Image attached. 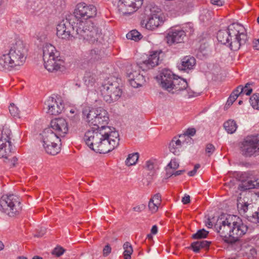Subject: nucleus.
Returning a JSON list of instances; mask_svg holds the SVG:
<instances>
[{
	"label": "nucleus",
	"instance_id": "nucleus-1",
	"mask_svg": "<svg viewBox=\"0 0 259 259\" xmlns=\"http://www.w3.org/2000/svg\"><path fill=\"white\" fill-rule=\"evenodd\" d=\"M83 140L90 149L99 153L111 151L118 146L119 142L118 133L114 128L104 125L88 130Z\"/></svg>",
	"mask_w": 259,
	"mask_h": 259
},
{
	"label": "nucleus",
	"instance_id": "nucleus-2",
	"mask_svg": "<svg viewBox=\"0 0 259 259\" xmlns=\"http://www.w3.org/2000/svg\"><path fill=\"white\" fill-rule=\"evenodd\" d=\"M6 50L1 52V67L11 71L22 66L25 62L27 50L23 41L16 38L4 41Z\"/></svg>",
	"mask_w": 259,
	"mask_h": 259
},
{
	"label": "nucleus",
	"instance_id": "nucleus-3",
	"mask_svg": "<svg viewBox=\"0 0 259 259\" xmlns=\"http://www.w3.org/2000/svg\"><path fill=\"white\" fill-rule=\"evenodd\" d=\"M215 229L223 241L228 244L235 243L248 230L242 220L235 215H229L225 220H218Z\"/></svg>",
	"mask_w": 259,
	"mask_h": 259
},
{
	"label": "nucleus",
	"instance_id": "nucleus-4",
	"mask_svg": "<svg viewBox=\"0 0 259 259\" xmlns=\"http://www.w3.org/2000/svg\"><path fill=\"white\" fill-rule=\"evenodd\" d=\"M217 39L222 44L228 45L233 51H237L247 40L246 30L239 23L229 25L226 30H221L217 33Z\"/></svg>",
	"mask_w": 259,
	"mask_h": 259
},
{
	"label": "nucleus",
	"instance_id": "nucleus-5",
	"mask_svg": "<svg viewBox=\"0 0 259 259\" xmlns=\"http://www.w3.org/2000/svg\"><path fill=\"white\" fill-rule=\"evenodd\" d=\"M82 114L85 122L90 125L96 126L97 128L106 126L109 120L107 111L102 107L94 108L85 106L82 109Z\"/></svg>",
	"mask_w": 259,
	"mask_h": 259
},
{
	"label": "nucleus",
	"instance_id": "nucleus-6",
	"mask_svg": "<svg viewBox=\"0 0 259 259\" xmlns=\"http://www.w3.org/2000/svg\"><path fill=\"white\" fill-rule=\"evenodd\" d=\"M75 31L76 38L85 40L90 44L101 43L103 40L101 30L94 26L92 23L76 26Z\"/></svg>",
	"mask_w": 259,
	"mask_h": 259
},
{
	"label": "nucleus",
	"instance_id": "nucleus-7",
	"mask_svg": "<svg viewBox=\"0 0 259 259\" xmlns=\"http://www.w3.org/2000/svg\"><path fill=\"white\" fill-rule=\"evenodd\" d=\"M101 95L104 100L111 103L118 100L122 92L119 83L113 78H108L101 88Z\"/></svg>",
	"mask_w": 259,
	"mask_h": 259
},
{
	"label": "nucleus",
	"instance_id": "nucleus-8",
	"mask_svg": "<svg viewBox=\"0 0 259 259\" xmlns=\"http://www.w3.org/2000/svg\"><path fill=\"white\" fill-rule=\"evenodd\" d=\"M42 146L46 152L55 155L60 151L61 140L51 128H46L42 135Z\"/></svg>",
	"mask_w": 259,
	"mask_h": 259
},
{
	"label": "nucleus",
	"instance_id": "nucleus-9",
	"mask_svg": "<svg viewBox=\"0 0 259 259\" xmlns=\"http://www.w3.org/2000/svg\"><path fill=\"white\" fill-rule=\"evenodd\" d=\"M21 210L20 198L13 194L1 197V211L10 217L18 215Z\"/></svg>",
	"mask_w": 259,
	"mask_h": 259
},
{
	"label": "nucleus",
	"instance_id": "nucleus-10",
	"mask_svg": "<svg viewBox=\"0 0 259 259\" xmlns=\"http://www.w3.org/2000/svg\"><path fill=\"white\" fill-rule=\"evenodd\" d=\"M74 14L77 21L79 22L77 23L76 26L80 24L84 25L90 23L87 22V20L96 15L97 9L93 5L80 3L76 6Z\"/></svg>",
	"mask_w": 259,
	"mask_h": 259
},
{
	"label": "nucleus",
	"instance_id": "nucleus-11",
	"mask_svg": "<svg viewBox=\"0 0 259 259\" xmlns=\"http://www.w3.org/2000/svg\"><path fill=\"white\" fill-rule=\"evenodd\" d=\"M241 154L245 157H251L259 154V139L256 136L246 137L240 144Z\"/></svg>",
	"mask_w": 259,
	"mask_h": 259
},
{
	"label": "nucleus",
	"instance_id": "nucleus-12",
	"mask_svg": "<svg viewBox=\"0 0 259 259\" xmlns=\"http://www.w3.org/2000/svg\"><path fill=\"white\" fill-rule=\"evenodd\" d=\"M143 0H119L117 9L121 15H127L136 12L143 4Z\"/></svg>",
	"mask_w": 259,
	"mask_h": 259
},
{
	"label": "nucleus",
	"instance_id": "nucleus-13",
	"mask_svg": "<svg viewBox=\"0 0 259 259\" xmlns=\"http://www.w3.org/2000/svg\"><path fill=\"white\" fill-rule=\"evenodd\" d=\"M171 88V90L168 92L172 94H179L181 92H184V96L185 97L190 98L194 96L195 93L188 87L186 80L178 76L174 79Z\"/></svg>",
	"mask_w": 259,
	"mask_h": 259
},
{
	"label": "nucleus",
	"instance_id": "nucleus-14",
	"mask_svg": "<svg viewBox=\"0 0 259 259\" xmlns=\"http://www.w3.org/2000/svg\"><path fill=\"white\" fill-rule=\"evenodd\" d=\"M72 31L74 27L70 25V23L64 21L61 22L57 26V35L58 37L68 40H72L76 37Z\"/></svg>",
	"mask_w": 259,
	"mask_h": 259
},
{
	"label": "nucleus",
	"instance_id": "nucleus-15",
	"mask_svg": "<svg viewBox=\"0 0 259 259\" xmlns=\"http://www.w3.org/2000/svg\"><path fill=\"white\" fill-rule=\"evenodd\" d=\"M11 131L7 124H5L1 130V153L4 151L6 154H9L13 150L11 142Z\"/></svg>",
	"mask_w": 259,
	"mask_h": 259
},
{
	"label": "nucleus",
	"instance_id": "nucleus-16",
	"mask_svg": "<svg viewBox=\"0 0 259 259\" xmlns=\"http://www.w3.org/2000/svg\"><path fill=\"white\" fill-rule=\"evenodd\" d=\"M52 131L58 137H64L68 133V126L66 119L63 118H55L52 120L50 123V127Z\"/></svg>",
	"mask_w": 259,
	"mask_h": 259
},
{
	"label": "nucleus",
	"instance_id": "nucleus-17",
	"mask_svg": "<svg viewBox=\"0 0 259 259\" xmlns=\"http://www.w3.org/2000/svg\"><path fill=\"white\" fill-rule=\"evenodd\" d=\"M141 65H135L132 67V71L127 73L128 81L131 86L134 88L141 87L145 82V79L143 74L140 73Z\"/></svg>",
	"mask_w": 259,
	"mask_h": 259
},
{
	"label": "nucleus",
	"instance_id": "nucleus-18",
	"mask_svg": "<svg viewBox=\"0 0 259 259\" xmlns=\"http://www.w3.org/2000/svg\"><path fill=\"white\" fill-rule=\"evenodd\" d=\"M177 76L169 69H164L162 70L159 78L161 87L168 92L170 91L174 80Z\"/></svg>",
	"mask_w": 259,
	"mask_h": 259
},
{
	"label": "nucleus",
	"instance_id": "nucleus-19",
	"mask_svg": "<svg viewBox=\"0 0 259 259\" xmlns=\"http://www.w3.org/2000/svg\"><path fill=\"white\" fill-rule=\"evenodd\" d=\"M186 36L184 30L180 28H171L169 30L165 37L167 43L169 45L181 43Z\"/></svg>",
	"mask_w": 259,
	"mask_h": 259
},
{
	"label": "nucleus",
	"instance_id": "nucleus-20",
	"mask_svg": "<svg viewBox=\"0 0 259 259\" xmlns=\"http://www.w3.org/2000/svg\"><path fill=\"white\" fill-rule=\"evenodd\" d=\"M45 104L48 108V113L51 115H58L64 108L63 101L60 98L49 97Z\"/></svg>",
	"mask_w": 259,
	"mask_h": 259
},
{
	"label": "nucleus",
	"instance_id": "nucleus-21",
	"mask_svg": "<svg viewBox=\"0 0 259 259\" xmlns=\"http://www.w3.org/2000/svg\"><path fill=\"white\" fill-rule=\"evenodd\" d=\"M161 51H155L151 52L147 59L140 64L141 69L147 70L157 66L159 61V55Z\"/></svg>",
	"mask_w": 259,
	"mask_h": 259
},
{
	"label": "nucleus",
	"instance_id": "nucleus-22",
	"mask_svg": "<svg viewBox=\"0 0 259 259\" xmlns=\"http://www.w3.org/2000/svg\"><path fill=\"white\" fill-rule=\"evenodd\" d=\"M44 62L45 68L49 72H57L58 71H63L65 70V63L60 56L58 58H52L49 59V61Z\"/></svg>",
	"mask_w": 259,
	"mask_h": 259
},
{
	"label": "nucleus",
	"instance_id": "nucleus-23",
	"mask_svg": "<svg viewBox=\"0 0 259 259\" xmlns=\"http://www.w3.org/2000/svg\"><path fill=\"white\" fill-rule=\"evenodd\" d=\"M164 20V17L162 14L157 13L153 14L149 18L145 24V27L148 30H154L162 25Z\"/></svg>",
	"mask_w": 259,
	"mask_h": 259
},
{
	"label": "nucleus",
	"instance_id": "nucleus-24",
	"mask_svg": "<svg viewBox=\"0 0 259 259\" xmlns=\"http://www.w3.org/2000/svg\"><path fill=\"white\" fill-rule=\"evenodd\" d=\"M44 61H49L52 58H58L60 56V53L56 48L51 44H46L42 48Z\"/></svg>",
	"mask_w": 259,
	"mask_h": 259
},
{
	"label": "nucleus",
	"instance_id": "nucleus-25",
	"mask_svg": "<svg viewBox=\"0 0 259 259\" xmlns=\"http://www.w3.org/2000/svg\"><path fill=\"white\" fill-rule=\"evenodd\" d=\"M184 136H179L174 137L169 144V149L171 152L175 155H179L180 152L182 150V147L184 146L186 143L184 140Z\"/></svg>",
	"mask_w": 259,
	"mask_h": 259
},
{
	"label": "nucleus",
	"instance_id": "nucleus-26",
	"mask_svg": "<svg viewBox=\"0 0 259 259\" xmlns=\"http://www.w3.org/2000/svg\"><path fill=\"white\" fill-rule=\"evenodd\" d=\"M196 64L195 59L191 56H185L178 64L179 70L188 72L193 69Z\"/></svg>",
	"mask_w": 259,
	"mask_h": 259
},
{
	"label": "nucleus",
	"instance_id": "nucleus-27",
	"mask_svg": "<svg viewBox=\"0 0 259 259\" xmlns=\"http://www.w3.org/2000/svg\"><path fill=\"white\" fill-rule=\"evenodd\" d=\"M239 187L242 190L255 189V193L258 196V193L259 192V179L254 181L248 180L243 181L239 185Z\"/></svg>",
	"mask_w": 259,
	"mask_h": 259
},
{
	"label": "nucleus",
	"instance_id": "nucleus-28",
	"mask_svg": "<svg viewBox=\"0 0 259 259\" xmlns=\"http://www.w3.org/2000/svg\"><path fill=\"white\" fill-rule=\"evenodd\" d=\"M161 199L160 194H156L149 200L148 207L152 213H155L157 211L161 205Z\"/></svg>",
	"mask_w": 259,
	"mask_h": 259
},
{
	"label": "nucleus",
	"instance_id": "nucleus-29",
	"mask_svg": "<svg viewBox=\"0 0 259 259\" xmlns=\"http://www.w3.org/2000/svg\"><path fill=\"white\" fill-rule=\"evenodd\" d=\"M12 150H11L10 154L7 155L4 151L1 153V157L4 158V162L5 163L6 168H11L14 166L17 161V158L16 157L11 156Z\"/></svg>",
	"mask_w": 259,
	"mask_h": 259
},
{
	"label": "nucleus",
	"instance_id": "nucleus-30",
	"mask_svg": "<svg viewBox=\"0 0 259 259\" xmlns=\"http://www.w3.org/2000/svg\"><path fill=\"white\" fill-rule=\"evenodd\" d=\"M84 81L88 88L93 87L96 83V74L93 72L87 71L84 74Z\"/></svg>",
	"mask_w": 259,
	"mask_h": 259
},
{
	"label": "nucleus",
	"instance_id": "nucleus-31",
	"mask_svg": "<svg viewBox=\"0 0 259 259\" xmlns=\"http://www.w3.org/2000/svg\"><path fill=\"white\" fill-rule=\"evenodd\" d=\"M103 55V51L101 49H94L90 52V60L93 62L100 61Z\"/></svg>",
	"mask_w": 259,
	"mask_h": 259
},
{
	"label": "nucleus",
	"instance_id": "nucleus-32",
	"mask_svg": "<svg viewBox=\"0 0 259 259\" xmlns=\"http://www.w3.org/2000/svg\"><path fill=\"white\" fill-rule=\"evenodd\" d=\"M146 168L149 170L152 174L158 169V162L156 159H151L146 161L145 164Z\"/></svg>",
	"mask_w": 259,
	"mask_h": 259
},
{
	"label": "nucleus",
	"instance_id": "nucleus-33",
	"mask_svg": "<svg viewBox=\"0 0 259 259\" xmlns=\"http://www.w3.org/2000/svg\"><path fill=\"white\" fill-rule=\"evenodd\" d=\"M224 128L229 134L234 133L237 128L236 122L233 120H228L224 124Z\"/></svg>",
	"mask_w": 259,
	"mask_h": 259
},
{
	"label": "nucleus",
	"instance_id": "nucleus-34",
	"mask_svg": "<svg viewBox=\"0 0 259 259\" xmlns=\"http://www.w3.org/2000/svg\"><path fill=\"white\" fill-rule=\"evenodd\" d=\"M67 115L70 120L73 122H77L79 120V111L74 107H71L67 111Z\"/></svg>",
	"mask_w": 259,
	"mask_h": 259
},
{
	"label": "nucleus",
	"instance_id": "nucleus-35",
	"mask_svg": "<svg viewBox=\"0 0 259 259\" xmlns=\"http://www.w3.org/2000/svg\"><path fill=\"white\" fill-rule=\"evenodd\" d=\"M124 249L123 257L124 259H131V254L133 252L132 245L130 243L126 242L123 245Z\"/></svg>",
	"mask_w": 259,
	"mask_h": 259
},
{
	"label": "nucleus",
	"instance_id": "nucleus-36",
	"mask_svg": "<svg viewBox=\"0 0 259 259\" xmlns=\"http://www.w3.org/2000/svg\"><path fill=\"white\" fill-rule=\"evenodd\" d=\"M248 203L241 198L238 200L237 208L240 214H244L248 210Z\"/></svg>",
	"mask_w": 259,
	"mask_h": 259
},
{
	"label": "nucleus",
	"instance_id": "nucleus-37",
	"mask_svg": "<svg viewBox=\"0 0 259 259\" xmlns=\"http://www.w3.org/2000/svg\"><path fill=\"white\" fill-rule=\"evenodd\" d=\"M195 134L196 130L194 128H189L186 131L183 135H180V136L185 137L184 138V140H185L186 144H188L189 143H191L192 140L191 137L194 136Z\"/></svg>",
	"mask_w": 259,
	"mask_h": 259
},
{
	"label": "nucleus",
	"instance_id": "nucleus-38",
	"mask_svg": "<svg viewBox=\"0 0 259 259\" xmlns=\"http://www.w3.org/2000/svg\"><path fill=\"white\" fill-rule=\"evenodd\" d=\"M139 159V154L134 153L130 154L125 160V164L127 166H132L136 164Z\"/></svg>",
	"mask_w": 259,
	"mask_h": 259
},
{
	"label": "nucleus",
	"instance_id": "nucleus-39",
	"mask_svg": "<svg viewBox=\"0 0 259 259\" xmlns=\"http://www.w3.org/2000/svg\"><path fill=\"white\" fill-rule=\"evenodd\" d=\"M252 243V241H251V240L248 241H245L244 243L242 244L241 248L242 249H245L249 247V254H250L251 256H252V257H254L256 254V251L254 248L251 245V244Z\"/></svg>",
	"mask_w": 259,
	"mask_h": 259
},
{
	"label": "nucleus",
	"instance_id": "nucleus-40",
	"mask_svg": "<svg viewBox=\"0 0 259 259\" xmlns=\"http://www.w3.org/2000/svg\"><path fill=\"white\" fill-rule=\"evenodd\" d=\"M142 37V35L136 30H133L126 34V38L128 39L138 41Z\"/></svg>",
	"mask_w": 259,
	"mask_h": 259
},
{
	"label": "nucleus",
	"instance_id": "nucleus-41",
	"mask_svg": "<svg viewBox=\"0 0 259 259\" xmlns=\"http://www.w3.org/2000/svg\"><path fill=\"white\" fill-rule=\"evenodd\" d=\"M250 103L252 107L255 109L259 110V94H254L250 98Z\"/></svg>",
	"mask_w": 259,
	"mask_h": 259
},
{
	"label": "nucleus",
	"instance_id": "nucleus-42",
	"mask_svg": "<svg viewBox=\"0 0 259 259\" xmlns=\"http://www.w3.org/2000/svg\"><path fill=\"white\" fill-rule=\"evenodd\" d=\"M208 234V232L204 229L198 230L195 234L192 235V237L195 239H199L206 238Z\"/></svg>",
	"mask_w": 259,
	"mask_h": 259
},
{
	"label": "nucleus",
	"instance_id": "nucleus-43",
	"mask_svg": "<svg viewBox=\"0 0 259 259\" xmlns=\"http://www.w3.org/2000/svg\"><path fill=\"white\" fill-rule=\"evenodd\" d=\"M211 16V12L206 9H204L201 11L199 16V19L202 21L208 20L210 19Z\"/></svg>",
	"mask_w": 259,
	"mask_h": 259
},
{
	"label": "nucleus",
	"instance_id": "nucleus-44",
	"mask_svg": "<svg viewBox=\"0 0 259 259\" xmlns=\"http://www.w3.org/2000/svg\"><path fill=\"white\" fill-rule=\"evenodd\" d=\"M252 84L250 83H247L244 87L241 85V92L242 94H245L247 96L250 95L252 92V89L251 87Z\"/></svg>",
	"mask_w": 259,
	"mask_h": 259
},
{
	"label": "nucleus",
	"instance_id": "nucleus-45",
	"mask_svg": "<svg viewBox=\"0 0 259 259\" xmlns=\"http://www.w3.org/2000/svg\"><path fill=\"white\" fill-rule=\"evenodd\" d=\"M9 109L11 115L14 117L18 116L19 115L20 111L14 104H11Z\"/></svg>",
	"mask_w": 259,
	"mask_h": 259
},
{
	"label": "nucleus",
	"instance_id": "nucleus-46",
	"mask_svg": "<svg viewBox=\"0 0 259 259\" xmlns=\"http://www.w3.org/2000/svg\"><path fill=\"white\" fill-rule=\"evenodd\" d=\"M179 166V164L178 162L176 159H172L167 165V167H168L167 168V171H169V169L175 170L177 169Z\"/></svg>",
	"mask_w": 259,
	"mask_h": 259
},
{
	"label": "nucleus",
	"instance_id": "nucleus-47",
	"mask_svg": "<svg viewBox=\"0 0 259 259\" xmlns=\"http://www.w3.org/2000/svg\"><path fill=\"white\" fill-rule=\"evenodd\" d=\"M65 251V249L62 247H57L53 251V254L56 255L57 256H59L63 254Z\"/></svg>",
	"mask_w": 259,
	"mask_h": 259
},
{
	"label": "nucleus",
	"instance_id": "nucleus-48",
	"mask_svg": "<svg viewBox=\"0 0 259 259\" xmlns=\"http://www.w3.org/2000/svg\"><path fill=\"white\" fill-rule=\"evenodd\" d=\"M215 147L214 146L211 144H208L206 146L205 151L207 154H208V156L211 155L214 151Z\"/></svg>",
	"mask_w": 259,
	"mask_h": 259
},
{
	"label": "nucleus",
	"instance_id": "nucleus-49",
	"mask_svg": "<svg viewBox=\"0 0 259 259\" xmlns=\"http://www.w3.org/2000/svg\"><path fill=\"white\" fill-rule=\"evenodd\" d=\"M200 244H199L198 241L193 242L191 244V247L194 252H198L199 251L200 249H201Z\"/></svg>",
	"mask_w": 259,
	"mask_h": 259
},
{
	"label": "nucleus",
	"instance_id": "nucleus-50",
	"mask_svg": "<svg viewBox=\"0 0 259 259\" xmlns=\"http://www.w3.org/2000/svg\"><path fill=\"white\" fill-rule=\"evenodd\" d=\"M237 97H236V95H235L234 93H232L227 100V104L228 105H232L233 103L237 99Z\"/></svg>",
	"mask_w": 259,
	"mask_h": 259
},
{
	"label": "nucleus",
	"instance_id": "nucleus-51",
	"mask_svg": "<svg viewBox=\"0 0 259 259\" xmlns=\"http://www.w3.org/2000/svg\"><path fill=\"white\" fill-rule=\"evenodd\" d=\"M111 248L110 245L108 244L106 245L103 250V255L105 256H107L111 252Z\"/></svg>",
	"mask_w": 259,
	"mask_h": 259
},
{
	"label": "nucleus",
	"instance_id": "nucleus-52",
	"mask_svg": "<svg viewBox=\"0 0 259 259\" xmlns=\"http://www.w3.org/2000/svg\"><path fill=\"white\" fill-rule=\"evenodd\" d=\"M201 248H207L209 247L210 242L206 240L198 241Z\"/></svg>",
	"mask_w": 259,
	"mask_h": 259
},
{
	"label": "nucleus",
	"instance_id": "nucleus-53",
	"mask_svg": "<svg viewBox=\"0 0 259 259\" xmlns=\"http://www.w3.org/2000/svg\"><path fill=\"white\" fill-rule=\"evenodd\" d=\"M210 3L213 5L217 6H222L224 3V0H210Z\"/></svg>",
	"mask_w": 259,
	"mask_h": 259
},
{
	"label": "nucleus",
	"instance_id": "nucleus-54",
	"mask_svg": "<svg viewBox=\"0 0 259 259\" xmlns=\"http://www.w3.org/2000/svg\"><path fill=\"white\" fill-rule=\"evenodd\" d=\"M241 85H239L236 90H235L232 93H234L235 95H236V97H238L239 95L242 94V92H241Z\"/></svg>",
	"mask_w": 259,
	"mask_h": 259
},
{
	"label": "nucleus",
	"instance_id": "nucleus-55",
	"mask_svg": "<svg viewBox=\"0 0 259 259\" xmlns=\"http://www.w3.org/2000/svg\"><path fill=\"white\" fill-rule=\"evenodd\" d=\"M144 206L143 205H138V206L134 207L133 208V210L135 211L140 212L142 211L144 209Z\"/></svg>",
	"mask_w": 259,
	"mask_h": 259
},
{
	"label": "nucleus",
	"instance_id": "nucleus-56",
	"mask_svg": "<svg viewBox=\"0 0 259 259\" xmlns=\"http://www.w3.org/2000/svg\"><path fill=\"white\" fill-rule=\"evenodd\" d=\"M253 48L256 50H259V39H254L253 41Z\"/></svg>",
	"mask_w": 259,
	"mask_h": 259
},
{
	"label": "nucleus",
	"instance_id": "nucleus-57",
	"mask_svg": "<svg viewBox=\"0 0 259 259\" xmlns=\"http://www.w3.org/2000/svg\"><path fill=\"white\" fill-rule=\"evenodd\" d=\"M190 201V197L189 195H185L183 198H182V202L184 204H188Z\"/></svg>",
	"mask_w": 259,
	"mask_h": 259
},
{
	"label": "nucleus",
	"instance_id": "nucleus-58",
	"mask_svg": "<svg viewBox=\"0 0 259 259\" xmlns=\"http://www.w3.org/2000/svg\"><path fill=\"white\" fill-rule=\"evenodd\" d=\"M183 172H184V170H177V171H175V172H172L167 171V172L169 173V174L171 175V176L174 175V176H179V175L182 174L183 173Z\"/></svg>",
	"mask_w": 259,
	"mask_h": 259
},
{
	"label": "nucleus",
	"instance_id": "nucleus-59",
	"mask_svg": "<svg viewBox=\"0 0 259 259\" xmlns=\"http://www.w3.org/2000/svg\"><path fill=\"white\" fill-rule=\"evenodd\" d=\"M158 232V228L157 226L154 225L152 227V229L151 230V233L152 234L155 235Z\"/></svg>",
	"mask_w": 259,
	"mask_h": 259
},
{
	"label": "nucleus",
	"instance_id": "nucleus-60",
	"mask_svg": "<svg viewBox=\"0 0 259 259\" xmlns=\"http://www.w3.org/2000/svg\"><path fill=\"white\" fill-rule=\"evenodd\" d=\"M196 172L197 171L193 169L192 170L189 171L188 175L190 177H192L196 174Z\"/></svg>",
	"mask_w": 259,
	"mask_h": 259
},
{
	"label": "nucleus",
	"instance_id": "nucleus-61",
	"mask_svg": "<svg viewBox=\"0 0 259 259\" xmlns=\"http://www.w3.org/2000/svg\"><path fill=\"white\" fill-rule=\"evenodd\" d=\"M206 226L208 227V228H211L212 226V223L210 221V220H208V222H207V224H206Z\"/></svg>",
	"mask_w": 259,
	"mask_h": 259
},
{
	"label": "nucleus",
	"instance_id": "nucleus-62",
	"mask_svg": "<svg viewBox=\"0 0 259 259\" xmlns=\"http://www.w3.org/2000/svg\"><path fill=\"white\" fill-rule=\"evenodd\" d=\"M32 259H43L42 257L38 256V255H35L34 256Z\"/></svg>",
	"mask_w": 259,
	"mask_h": 259
},
{
	"label": "nucleus",
	"instance_id": "nucleus-63",
	"mask_svg": "<svg viewBox=\"0 0 259 259\" xmlns=\"http://www.w3.org/2000/svg\"><path fill=\"white\" fill-rule=\"evenodd\" d=\"M255 215L257 218V221H258V222H259V210H258V211H257L255 213Z\"/></svg>",
	"mask_w": 259,
	"mask_h": 259
},
{
	"label": "nucleus",
	"instance_id": "nucleus-64",
	"mask_svg": "<svg viewBox=\"0 0 259 259\" xmlns=\"http://www.w3.org/2000/svg\"><path fill=\"white\" fill-rule=\"evenodd\" d=\"M18 259H27V258L24 256H20L17 257Z\"/></svg>",
	"mask_w": 259,
	"mask_h": 259
}]
</instances>
